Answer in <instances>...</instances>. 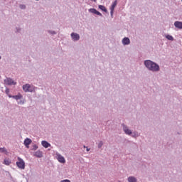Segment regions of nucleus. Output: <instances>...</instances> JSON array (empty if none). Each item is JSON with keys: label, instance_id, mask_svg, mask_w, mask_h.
Returning <instances> with one entry per match:
<instances>
[{"label": "nucleus", "instance_id": "obj_18", "mask_svg": "<svg viewBox=\"0 0 182 182\" xmlns=\"http://www.w3.org/2000/svg\"><path fill=\"white\" fill-rule=\"evenodd\" d=\"M116 6H117V0H115V1L112 3V6H111V7H110V9H112V10L114 11V8H116Z\"/></svg>", "mask_w": 182, "mask_h": 182}, {"label": "nucleus", "instance_id": "obj_24", "mask_svg": "<svg viewBox=\"0 0 182 182\" xmlns=\"http://www.w3.org/2000/svg\"><path fill=\"white\" fill-rule=\"evenodd\" d=\"M48 33H50V35H56V31H52V30H48Z\"/></svg>", "mask_w": 182, "mask_h": 182}, {"label": "nucleus", "instance_id": "obj_5", "mask_svg": "<svg viewBox=\"0 0 182 182\" xmlns=\"http://www.w3.org/2000/svg\"><path fill=\"white\" fill-rule=\"evenodd\" d=\"M17 159L18 161L16 162V166L21 170H25V161L21 157H18Z\"/></svg>", "mask_w": 182, "mask_h": 182}, {"label": "nucleus", "instance_id": "obj_4", "mask_svg": "<svg viewBox=\"0 0 182 182\" xmlns=\"http://www.w3.org/2000/svg\"><path fill=\"white\" fill-rule=\"evenodd\" d=\"M121 126L125 134H127V136H132V134H133V132H132V130L129 128L127 125L122 124Z\"/></svg>", "mask_w": 182, "mask_h": 182}, {"label": "nucleus", "instance_id": "obj_3", "mask_svg": "<svg viewBox=\"0 0 182 182\" xmlns=\"http://www.w3.org/2000/svg\"><path fill=\"white\" fill-rule=\"evenodd\" d=\"M13 99H15V100L18 102V105H25V102H26L25 99H23V95L21 93H18L17 95H13Z\"/></svg>", "mask_w": 182, "mask_h": 182}, {"label": "nucleus", "instance_id": "obj_9", "mask_svg": "<svg viewBox=\"0 0 182 182\" xmlns=\"http://www.w3.org/2000/svg\"><path fill=\"white\" fill-rule=\"evenodd\" d=\"M56 156H57V160L59 161V163H63V164L66 163V160H65V157L62 156L60 154L56 153Z\"/></svg>", "mask_w": 182, "mask_h": 182}, {"label": "nucleus", "instance_id": "obj_2", "mask_svg": "<svg viewBox=\"0 0 182 182\" xmlns=\"http://www.w3.org/2000/svg\"><path fill=\"white\" fill-rule=\"evenodd\" d=\"M22 87H23V92H25L26 93H28V92L35 93L36 89H38V87H35L34 85H30V84L23 85Z\"/></svg>", "mask_w": 182, "mask_h": 182}, {"label": "nucleus", "instance_id": "obj_10", "mask_svg": "<svg viewBox=\"0 0 182 182\" xmlns=\"http://www.w3.org/2000/svg\"><path fill=\"white\" fill-rule=\"evenodd\" d=\"M88 12H90V14H94L95 15H98V16H103V14H102L95 9H88Z\"/></svg>", "mask_w": 182, "mask_h": 182}, {"label": "nucleus", "instance_id": "obj_15", "mask_svg": "<svg viewBox=\"0 0 182 182\" xmlns=\"http://www.w3.org/2000/svg\"><path fill=\"white\" fill-rule=\"evenodd\" d=\"M131 136H132L134 139H137V137H139L140 133H139V132H137V131H134V132H132V134H131Z\"/></svg>", "mask_w": 182, "mask_h": 182}, {"label": "nucleus", "instance_id": "obj_1", "mask_svg": "<svg viewBox=\"0 0 182 182\" xmlns=\"http://www.w3.org/2000/svg\"><path fill=\"white\" fill-rule=\"evenodd\" d=\"M144 65L150 72H160V65L151 60H144Z\"/></svg>", "mask_w": 182, "mask_h": 182}, {"label": "nucleus", "instance_id": "obj_27", "mask_svg": "<svg viewBox=\"0 0 182 182\" xmlns=\"http://www.w3.org/2000/svg\"><path fill=\"white\" fill-rule=\"evenodd\" d=\"M110 15L112 16V18H113V12H114V10L110 9Z\"/></svg>", "mask_w": 182, "mask_h": 182}, {"label": "nucleus", "instance_id": "obj_32", "mask_svg": "<svg viewBox=\"0 0 182 182\" xmlns=\"http://www.w3.org/2000/svg\"><path fill=\"white\" fill-rule=\"evenodd\" d=\"M2 59V57L0 55V60Z\"/></svg>", "mask_w": 182, "mask_h": 182}, {"label": "nucleus", "instance_id": "obj_29", "mask_svg": "<svg viewBox=\"0 0 182 182\" xmlns=\"http://www.w3.org/2000/svg\"><path fill=\"white\" fill-rule=\"evenodd\" d=\"M5 92H6V95H9V88H6Z\"/></svg>", "mask_w": 182, "mask_h": 182}, {"label": "nucleus", "instance_id": "obj_22", "mask_svg": "<svg viewBox=\"0 0 182 182\" xmlns=\"http://www.w3.org/2000/svg\"><path fill=\"white\" fill-rule=\"evenodd\" d=\"M166 39H168V41H174V38L172 37V36H170L168 34L166 36Z\"/></svg>", "mask_w": 182, "mask_h": 182}, {"label": "nucleus", "instance_id": "obj_28", "mask_svg": "<svg viewBox=\"0 0 182 182\" xmlns=\"http://www.w3.org/2000/svg\"><path fill=\"white\" fill-rule=\"evenodd\" d=\"M60 182H70V180H69V179H65V180L60 181Z\"/></svg>", "mask_w": 182, "mask_h": 182}, {"label": "nucleus", "instance_id": "obj_17", "mask_svg": "<svg viewBox=\"0 0 182 182\" xmlns=\"http://www.w3.org/2000/svg\"><path fill=\"white\" fill-rule=\"evenodd\" d=\"M98 8L99 9H101V11H103V12H105L106 14H107V9H106L105 6L99 5Z\"/></svg>", "mask_w": 182, "mask_h": 182}, {"label": "nucleus", "instance_id": "obj_31", "mask_svg": "<svg viewBox=\"0 0 182 182\" xmlns=\"http://www.w3.org/2000/svg\"><path fill=\"white\" fill-rule=\"evenodd\" d=\"M87 151H90V149L87 148Z\"/></svg>", "mask_w": 182, "mask_h": 182}, {"label": "nucleus", "instance_id": "obj_13", "mask_svg": "<svg viewBox=\"0 0 182 182\" xmlns=\"http://www.w3.org/2000/svg\"><path fill=\"white\" fill-rule=\"evenodd\" d=\"M174 26H175V28H177L178 29H182V22L181 21H175Z\"/></svg>", "mask_w": 182, "mask_h": 182}, {"label": "nucleus", "instance_id": "obj_30", "mask_svg": "<svg viewBox=\"0 0 182 182\" xmlns=\"http://www.w3.org/2000/svg\"><path fill=\"white\" fill-rule=\"evenodd\" d=\"M7 95H8L9 97L14 99V95H11L10 94H7Z\"/></svg>", "mask_w": 182, "mask_h": 182}, {"label": "nucleus", "instance_id": "obj_8", "mask_svg": "<svg viewBox=\"0 0 182 182\" xmlns=\"http://www.w3.org/2000/svg\"><path fill=\"white\" fill-rule=\"evenodd\" d=\"M33 156H34V157H37L38 159H42V157H43V152L41 150H38L37 151L33 152Z\"/></svg>", "mask_w": 182, "mask_h": 182}, {"label": "nucleus", "instance_id": "obj_16", "mask_svg": "<svg viewBox=\"0 0 182 182\" xmlns=\"http://www.w3.org/2000/svg\"><path fill=\"white\" fill-rule=\"evenodd\" d=\"M128 182H137V178L134 176H129L127 178Z\"/></svg>", "mask_w": 182, "mask_h": 182}, {"label": "nucleus", "instance_id": "obj_33", "mask_svg": "<svg viewBox=\"0 0 182 182\" xmlns=\"http://www.w3.org/2000/svg\"><path fill=\"white\" fill-rule=\"evenodd\" d=\"M36 1H39V0H36Z\"/></svg>", "mask_w": 182, "mask_h": 182}, {"label": "nucleus", "instance_id": "obj_19", "mask_svg": "<svg viewBox=\"0 0 182 182\" xmlns=\"http://www.w3.org/2000/svg\"><path fill=\"white\" fill-rule=\"evenodd\" d=\"M11 163L12 162L11 161V160L9 159H4V164H5L6 166H9Z\"/></svg>", "mask_w": 182, "mask_h": 182}, {"label": "nucleus", "instance_id": "obj_23", "mask_svg": "<svg viewBox=\"0 0 182 182\" xmlns=\"http://www.w3.org/2000/svg\"><path fill=\"white\" fill-rule=\"evenodd\" d=\"M38 145L34 144V145H33V147L31 148V150H32L33 151H36V150H38Z\"/></svg>", "mask_w": 182, "mask_h": 182}, {"label": "nucleus", "instance_id": "obj_12", "mask_svg": "<svg viewBox=\"0 0 182 182\" xmlns=\"http://www.w3.org/2000/svg\"><path fill=\"white\" fill-rule=\"evenodd\" d=\"M122 45H124V46H126L127 45H130V38H129L128 37H124L122 40Z\"/></svg>", "mask_w": 182, "mask_h": 182}, {"label": "nucleus", "instance_id": "obj_26", "mask_svg": "<svg viewBox=\"0 0 182 182\" xmlns=\"http://www.w3.org/2000/svg\"><path fill=\"white\" fill-rule=\"evenodd\" d=\"M103 146V142L102 141H100V143L98 144V149H102V147Z\"/></svg>", "mask_w": 182, "mask_h": 182}, {"label": "nucleus", "instance_id": "obj_20", "mask_svg": "<svg viewBox=\"0 0 182 182\" xmlns=\"http://www.w3.org/2000/svg\"><path fill=\"white\" fill-rule=\"evenodd\" d=\"M0 153H5V154H8V150L6 148H0Z\"/></svg>", "mask_w": 182, "mask_h": 182}, {"label": "nucleus", "instance_id": "obj_6", "mask_svg": "<svg viewBox=\"0 0 182 182\" xmlns=\"http://www.w3.org/2000/svg\"><path fill=\"white\" fill-rule=\"evenodd\" d=\"M71 39L73 41V42H77L80 39V36L77 34V33L73 32L70 34Z\"/></svg>", "mask_w": 182, "mask_h": 182}, {"label": "nucleus", "instance_id": "obj_11", "mask_svg": "<svg viewBox=\"0 0 182 182\" xmlns=\"http://www.w3.org/2000/svg\"><path fill=\"white\" fill-rule=\"evenodd\" d=\"M31 144H32V139L29 138H26L23 141V144L26 147V149H29V145Z\"/></svg>", "mask_w": 182, "mask_h": 182}, {"label": "nucleus", "instance_id": "obj_7", "mask_svg": "<svg viewBox=\"0 0 182 182\" xmlns=\"http://www.w3.org/2000/svg\"><path fill=\"white\" fill-rule=\"evenodd\" d=\"M5 85L8 86H12V85H16V82L14 81L11 78L7 77L4 80Z\"/></svg>", "mask_w": 182, "mask_h": 182}, {"label": "nucleus", "instance_id": "obj_21", "mask_svg": "<svg viewBox=\"0 0 182 182\" xmlns=\"http://www.w3.org/2000/svg\"><path fill=\"white\" fill-rule=\"evenodd\" d=\"M21 31H22V28H21L20 27H16V28H15L16 33H21Z\"/></svg>", "mask_w": 182, "mask_h": 182}, {"label": "nucleus", "instance_id": "obj_14", "mask_svg": "<svg viewBox=\"0 0 182 182\" xmlns=\"http://www.w3.org/2000/svg\"><path fill=\"white\" fill-rule=\"evenodd\" d=\"M41 145L43 147H45V149H48V147H50V144L46 141H42Z\"/></svg>", "mask_w": 182, "mask_h": 182}, {"label": "nucleus", "instance_id": "obj_25", "mask_svg": "<svg viewBox=\"0 0 182 182\" xmlns=\"http://www.w3.org/2000/svg\"><path fill=\"white\" fill-rule=\"evenodd\" d=\"M20 9H26V5L25 4H20L19 5Z\"/></svg>", "mask_w": 182, "mask_h": 182}]
</instances>
